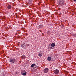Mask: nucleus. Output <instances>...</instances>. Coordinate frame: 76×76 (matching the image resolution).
Listing matches in <instances>:
<instances>
[{
    "mask_svg": "<svg viewBox=\"0 0 76 76\" xmlns=\"http://www.w3.org/2000/svg\"><path fill=\"white\" fill-rule=\"evenodd\" d=\"M74 1L76 2V0H74Z\"/></svg>",
    "mask_w": 76,
    "mask_h": 76,
    "instance_id": "16",
    "label": "nucleus"
},
{
    "mask_svg": "<svg viewBox=\"0 0 76 76\" xmlns=\"http://www.w3.org/2000/svg\"><path fill=\"white\" fill-rule=\"evenodd\" d=\"M54 73L56 75H58L59 73V71L58 69H56L55 70Z\"/></svg>",
    "mask_w": 76,
    "mask_h": 76,
    "instance_id": "4",
    "label": "nucleus"
},
{
    "mask_svg": "<svg viewBox=\"0 0 76 76\" xmlns=\"http://www.w3.org/2000/svg\"><path fill=\"white\" fill-rule=\"evenodd\" d=\"M51 59H52V58H51V57L49 56L48 57L47 60H48V61H50L51 60Z\"/></svg>",
    "mask_w": 76,
    "mask_h": 76,
    "instance_id": "6",
    "label": "nucleus"
},
{
    "mask_svg": "<svg viewBox=\"0 0 76 76\" xmlns=\"http://www.w3.org/2000/svg\"><path fill=\"white\" fill-rule=\"evenodd\" d=\"M42 27V25H40L39 26V28H41Z\"/></svg>",
    "mask_w": 76,
    "mask_h": 76,
    "instance_id": "11",
    "label": "nucleus"
},
{
    "mask_svg": "<svg viewBox=\"0 0 76 76\" xmlns=\"http://www.w3.org/2000/svg\"><path fill=\"white\" fill-rule=\"evenodd\" d=\"M37 65L35 64H33L31 66V67H33L34 66H36Z\"/></svg>",
    "mask_w": 76,
    "mask_h": 76,
    "instance_id": "8",
    "label": "nucleus"
},
{
    "mask_svg": "<svg viewBox=\"0 0 76 76\" xmlns=\"http://www.w3.org/2000/svg\"><path fill=\"white\" fill-rule=\"evenodd\" d=\"M22 57H23V58H26L25 56H23Z\"/></svg>",
    "mask_w": 76,
    "mask_h": 76,
    "instance_id": "14",
    "label": "nucleus"
},
{
    "mask_svg": "<svg viewBox=\"0 0 76 76\" xmlns=\"http://www.w3.org/2000/svg\"><path fill=\"white\" fill-rule=\"evenodd\" d=\"M58 3L59 6H61L64 5V0H58Z\"/></svg>",
    "mask_w": 76,
    "mask_h": 76,
    "instance_id": "1",
    "label": "nucleus"
},
{
    "mask_svg": "<svg viewBox=\"0 0 76 76\" xmlns=\"http://www.w3.org/2000/svg\"><path fill=\"white\" fill-rule=\"evenodd\" d=\"M21 47L23 48H25L26 47V43H23V44L21 45Z\"/></svg>",
    "mask_w": 76,
    "mask_h": 76,
    "instance_id": "3",
    "label": "nucleus"
},
{
    "mask_svg": "<svg viewBox=\"0 0 76 76\" xmlns=\"http://www.w3.org/2000/svg\"><path fill=\"white\" fill-rule=\"evenodd\" d=\"M16 74H18V72H17V73H16Z\"/></svg>",
    "mask_w": 76,
    "mask_h": 76,
    "instance_id": "18",
    "label": "nucleus"
},
{
    "mask_svg": "<svg viewBox=\"0 0 76 76\" xmlns=\"http://www.w3.org/2000/svg\"><path fill=\"white\" fill-rule=\"evenodd\" d=\"M55 45L56 44H55L54 43H52L51 45V46L53 47H54L55 46Z\"/></svg>",
    "mask_w": 76,
    "mask_h": 76,
    "instance_id": "9",
    "label": "nucleus"
},
{
    "mask_svg": "<svg viewBox=\"0 0 76 76\" xmlns=\"http://www.w3.org/2000/svg\"><path fill=\"white\" fill-rule=\"evenodd\" d=\"M75 37H76V35H75Z\"/></svg>",
    "mask_w": 76,
    "mask_h": 76,
    "instance_id": "19",
    "label": "nucleus"
},
{
    "mask_svg": "<svg viewBox=\"0 0 76 76\" xmlns=\"http://www.w3.org/2000/svg\"><path fill=\"white\" fill-rule=\"evenodd\" d=\"M31 1H28V3L29 4H31Z\"/></svg>",
    "mask_w": 76,
    "mask_h": 76,
    "instance_id": "15",
    "label": "nucleus"
},
{
    "mask_svg": "<svg viewBox=\"0 0 76 76\" xmlns=\"http://www.w3.org/2000/svg\"><path fill=\"white\" fill-rule=\"evenodd\" d=\"M26 47H28L29 46V45L28 44H26Z\"/></svg>",
    "mask_w": 76,
    "mask_h": 76,
    "instance_id": "13",
    "label": "nucleus"
},
{
    "mask_svg": "<svg viewBox=\"0 0 76 76\" xmlns=\"http://www.w3.org/2000/svg\"><path fill=\"white\" fill-rule=\"evenodd\" d=\"M9 61L10 63H11L12 64L13 63H15V62H16V60L14 58H12L10 59Z\"/></svg>",
    "mask_w": 76,
    "mask_h": 76,
    "instance_id": "2",
    "label": "nucleus"
},
{
    "mask_svg": "<svg viewBox=\"0 0 76 76\" xmlns=\"http://www.w3.org/2000/svg\"><path fill=\"white\" fill-rule=\"evenodd\" d=\"M59 15H60V14H59Z\"/></svg>",
    "mask_w": 76,
    "mask_h": 76,
    "instance_id": "20",
    "label": "nucleus"
},
{
    "mask_svg": "<svg viewBox=\"0 0 76 76\" xmlns=\"http://www.w3.org/2000/svg\"><path fill=\"white\" fill-rule=\"evenodd\" d=\"M48 68H45L44 70V72L45 73H48Z\"/></svg>",
    "mask_w": 76,
    "mask_h": 76,
    "instance_id": "5",
    "label": "nucleus"
},
{
    "mask_svg": "<svg viewBox=\"0 0 76 76\" xmlns=\"http://www.w3.org/2000/svg\"><path fill=\"white\" fill-rule=\"evenodd\" d=\"M38 56H39V57H41V56H42V54H41V53H39L38 54Z\"/></svg>",
    "mask_w": 76,
    "mask_h": 76,
    "instance_id": "12",
    "label": "nucleus"
},
{
    "mask_svg": "<svg viewBox=\"0 0 76 76\" xmlns=\"http://www.w3.org/2000/svg\"><path fill=\"white\" fill-rule=\"evenodd\" d=\"M22 75L23 76H25L26 75V72L24 73H23Z\"/></svg>",
    "mask_w": 76,
    "mask_h": 76,
    "instance_id": "10",
    "label": "nucleus"
},
{
    "mask_svg": "<svg viewBox=\"0 0 76 76\" xmlns=\"http://www.w3.org/2000/svg\"><path fill=\"white\" fill-rule=\"evenodd\" d=\"M60 14H61V12H60Z\"/></svg>",
    "mask_w": 76,
    "mask_h": 76,
    "instance_id": "17",
    "label": "nucleus"
},
{
    "mask_svg": "<svg viewBox=\"0 0 76 76\" xmlns=\"http://www.w3.org/2000/svg\"><path fill=\"white\" fill-rule=\"evenodd\" d=\"M7 8L8 9H12V6L10 5H9L7 6Z\"/></svg>",
    "mask_w": 76,
    "mask_h": 76,
    "instance_id": "7",
    "label": "nucleus"
}]
</instances>
